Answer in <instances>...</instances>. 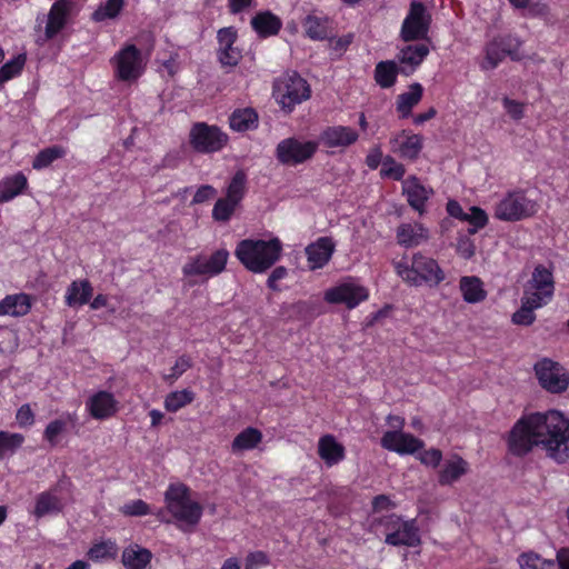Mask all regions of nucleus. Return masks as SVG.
I'll return each instance as SVG.
<instances>
[{
	"label": "nucleus",
	"mask_w": 569,
	"mask_h": 569,
	"mask_svg": "<svg viewBox=\"0 0 569 569\" xmlns=\"http://www.w3.org/2000/svg\"><path fill=\"white\" fill-rule=\"evenodd\" d=\"M92 297V287H71L67 301L69 306L84 305Z\"/></svg>",
	"instance_id": "nucleus-50"
},
{
	"label": "nucleus",
	"mask_w": 569,
	"mask_h": 569,
	"mask_svg": "<svg viewBox=\"0 0 569 569\" xmlns=\"http://www.w3.org/2000/svg\"><path fill=\"white\" fill-rule=\"evenodd\" d=\"M308 266L311 270L322 268L329 262L335 251V242L329 237H321L306 248Z\"/></svg>",
	"instance_id": "nucleus-18"
},
{
	"label": "nucleus",
	"mask_w": 569,
	"mask_h": 569,
	"mask_svg": "<svg viewBox=\"0 0 569 569\" xmlns=\"http://www.w3.org/2000/svg\"><path fill=\"white\" fill-rule=\"evenodd\" d=\"M536 319L533 309L522 302L521 308L512 315V322L520 326H529Z\"/></svg>",
	"instance_id": "nucleus-54"
},
{
	"label": "nucleus",
	"mask_w": 569,
	"mask_h": 569,
	"mask_svg": "<svg viewBox=\"0 0 569 569\" xmlns=\"http://www.w3.org/2000/svg\"><path fill=\"white\" fill-rule=\"evenodd\" d=\"M406 173V169L401 163H398L392 157L387 156L382 161V169L380 174L382 177L393 178L401 180Z\"/></svg>",
	"instance_id": "nucleus-49"
},
{
	"label": "nucleus",
	"mask_w": 569,
	"mask_h": 569,
	"mask_svg": "<svg viewBox=\"0 0 569 569\" xmlns=\"http://www.w3.org/2000/svg\"><path fill=\"white\" fill-rule=\"evenodd\" d=\"M422 149V138L419 134L408 136L405 141L399 143L398 148L395 149L400 157L409 160L418 158Z\"/></svg>",
	"instance_id": "nucleus-42"
},
{
	"label": "nucleus",
	"mask_w": 569,
	"mask_h": 569,
	"mask_svg": "<svg viewBox=\"0 0 569 569\" xmlns=\"http://www.w3.org/2000/svg\"><path fill=\"white\" fill-rule=\"evenodd\" d=\"M429 54L428 46L423 43L409 44L400 49L397 54V63L400 66V73L412 74Z\"/></svg>",
	"instance_id": "nucleus-17"
},
{
	"label": "nucleus",
	"mask_w": 569,
	"mask_h": 569,
	"mask_svg": "<svg viewBox=\"0 0 569 569\" xmlns=\"http://www.w3.org/2000/svg\"><path fill=\"white\" fill-rule=\"evenodd\" d=\"M194 399V393L189 389L170 392L164 399V408L169 412H177L181 408L191 403Z\"/></svg>",
	"instance_id": "nucleus-41"
},
{
	"label": "nucleus",
	"mask_w": 569,
	"mask_h": 569,
	"mask_svg": "<svg viewBox=\"0 0 569 569\" xmlns=\"http://www.w3.org/2000/svg\"><path fill=\"white\" fill-rule=\"evenodd\" d=\"M462 221L470 223L471 227L468 228V233L473 234L487 224L488 216L481 208L471 207L470 213H466Z\"/></svg>",
	"instance_id": "nucleus-47"
},
{
	"label": "nucleus",
	"mask_w": 569,
	"mask_h": 569,
	"mask_svg": "<svg viewBox=\"0 0 569 569\" xmlns=\"http://www.w3.org/2000/svg\"><path fill=\"white\" fill-rule=\"evenodd\" d=\"M398 73L400 66L396 60H383L376 64L373 78L380 88L388 89L396 83Z\"/></svg>",
	"instance_id": "nucleus-29"
},
{
	"label": "nucleus",
	"mask_w": 569,
	"mask_h": 569,
	"mask_svg": "<svg viewBox=\"0 0 569 569\" xmlns=\"http://www.w3.org/2000/svg\"><path fill=\"white\" fill-rule=\"evenodd\" d=\"M16 419L22 427L31 426L34 421L33 412L29 405H23L19 408Z\"/></svg>",
	"instance_id": "nucleus-62"
},
{
	"label": "nucleus",
	"mask_w": 569,
	"mask_h": 569,
	"mask_svg": "<svg viewBox=\"0 0 569 569\" xmlns=\"http://www.w3.org/2000/svg\"><path fill=\"white\" fill-rule=\"evenodd\" d=\"M302 26L306 34L312 40H325L331 33L330 21L326 17L308 14L305 18Z\"/></svg>",
	"instance_id": "nucleus-32"
},
{
	"label": "nucleus",
	"mask_w": 569,
	"mask_h": 569,
	"mask_svg": "<svg viewBox=\"0 0 569 569\" xmlns=\"http://www.w3.org/2000/svg\"><path fill=\"white\" fill-rule=\"evenodd\" d=\"M372 508L375 512H378L395 508V503L390 500L388 496L380 495L375 497L372 501Z\"/></svg>",
	"instance_id": "nucleus-63"
},
{
	"label": "nucleus",
	"mask_w": 569,
	"mask_h": 569,
	"mask_svg": "<svg viewBox=\"0 0 569 569\" xmlns=\"http://www.w3.org/2000/svg\"><path fill=\"white\" fill-rule=\"evenodd\" d=\"M124 7V0H107L100 4L92 13V20L101 22L107 19H114Z\"/></svg>",
	"instance_id": "nucleus-40"
},
{
	"label": "nucleus",
	"mask_w": 569,
	"mask_h": 569,
	"mask_svg": "<svg viewBox=\"0 0 569 569\" xmlns=\"http://www.w3.org/2000/svg\"><path fill=\"white\" fill-rule=\"evenodd\" d=\"M537 378L542 388L550 392H561L569 385V376L566 370L550 359H542L535 366Z\"/></svg>",
	"instance_id": "nucleus-11"
},
{
	"label": "nucleus",
	"mask_w": 569,
	"mask_h": 569,
	"mask_svg": "<svg viewBox=\"0 0 569 569\" xmlns=\"http://www.w3.org/2000/svg\"><path fill=\"white\" fill-rule=\"evenodd\" d=\"M537 207L523 192H510L497 204L495 216L505 221H518L533 216Z\"/></svg>",
	"instance_id": "nucleus-9"
},
{
	"label": "nucleus",
	"mask_w": 569,
	"mask_h": 569,
	"mask_svg": "<svg viewBox=\"0 0 569 569\" xmlns=\"http://www.w3.org/2000/svg\"><path fill=\"white\" fill-rule=\"evenodd\" d=\"M239 204V202H234L226 197L218 199L212 209L213 220L228 222Z\"/></svg>",
	"instance_id": "nucleus-43"
},
{
	"label": "nucleus",
	"mask_w": 569,
	"mask_h": 569,
	"mask_svg": "<svg viewBox=\"0 0 569 569\" xmlns=\"http://www.w3.org/2000/svg\"><path fill=\"white\" fill-rule=\"evenodd\" d=\"M229 252L226 249L214 251L210 257L197 256L183 266L187 276H213L220 273L227 263Z\"/></svg>",
	"instance_id": "nucleus-12"
},
{
	"label": "nucleus",
	"mask_w": 569,
	"mask_h": 569,
	"mask_svg": "<svg viewBox=\"0 0 569 569\" xmlns=\"http://www.w3.org/2000/svg\"><path fill=\"white\" fill-rule=\"evenodd\" d=\"M31 308V298L26 293L10 295L0 301V315L21 317Z\"/></svg>",
	"instance_id": "nucleus-27"
},
{
	"label": "nucleus",
	"mask_w": 569,
	"mask_h": 569,
	"mask_svg": "<svg viewBox=\"0 0 569 569\" xmlns=\"http://www.w3.org/2000/svg\"><path fill=\"white\" fill-rule=\"evenodd\" d=\"M503 107L506 108L509 116L515 120H520L523 117V106L509 98H503Z\"/></svg>",
	"instance_id": "nucleus-61"
},
{
	"label": "nucleus",
	"mask_w": 569,
	"mask_h": 569,
	"mask_svg": "<svg viewBox=\"0 0 569 569\" xmlns=\"http://www.w3.org/2000/svg\"><path fill=\"white\" fill-rule=\"evenodd\" d=\"M273 93L282 110L291 112L297 104L310 98L311 89L307 80L292 72L286 73L274 83Z\"/></svg>",
	"instance_id": "nucleus-5"
},
{
	"label": "nucleus",
	"mask_w": 569,
	"mask_h": 569,
	"mask_svg": "<svg viewBox=\"0 0 569 569\" xmlns=\"http://www.w3.org/2000/svg\"><path fill=\"white\" fill-rule=\"evenodd\" d=\"M230 128L243 132L257 128L258 113L252 108L236 109L229 117Z\"/></svg>",
	"instance_id": "nucleus-31"
},
{
	"label": "nucleus",
	"mask_w": 569,
	"mask_h": 569,
	"mask_svg": "<svg viewBox=\"0 0 569 569\" xmlns=\"http://www.w3.org/2000/svg\"><path fill=\"white\" fill-rule=\"evenodd\" d=\"M359 138L356 130L345 126L326 128L320 134V142L328 148H347Z\"/></svg>",
	"instance_id": "nucleus-19"
},
{
	"label": "nucleus",
	"mask_w": 569,
	"mask_h": 569,
	"mask_svg": "<svg viewBox=\"0 0 569 569\" xmlns=\"http://www.w3.org/2000/svg\"><path fill=\"white\" fill-rule=\"evenodd\" d=\"M191 359L187 356H181L180 358L177 359L174 366L171 368L170 373L163 376V379L172 383L189 368H191Z\"/></svg>",
	"instance_id": "nucleus-52"
},
{
	"label": "nucleus",
	"mask_w": 569,
	"mask_h": 569,
	"mask_svg": "<svg viewBox=\"0 0 569 569\" xmlns=\"http://www.w3.org/2000/svg\"><path fill=\"white\" fill-rule=\"evenodd\" d=\"M126 516H144L150 512L148 503L141 499L132 500L120 508Z\"/></svg>",
	"instance_id": "nucleus-53"
},
{
	"label": "nucleus",
	"mask_w": 569,
	"mask_h": 569,
	"mask_svg": "<svg viewBox=\"0 0 569 569\" xmlns=\"http://www.w3.org/2000/svg\"><path fill=\"white\" fill-rule=\"evenodd\" d=\"M402 191L407 196L408 203L420 213L423 211L430 193H432V191L422 186L415 176L408 177L403 181Z\"/></svg>",
	"instance_id": "nucleus-23"
},
{
	"label": "nucleus",
	"mask_w": 569,
	"mask_h": 569,
	"mask_svg": "<svg viewBox=\"0 0 569 569\" xmlns=\"http://www.w3.org/2000/svg\"><path fill=\"white\" fill-rule=\"evenodd\" d=\"M72 7L73 2L71 0H58L52 4L48 13V21L46 26L47 39H52L64 28Z\"/></svg>",
	"instance_id": "nucleus-21"
},
{
	"label": "nucleus",
	"mask_w": 569,
	"mask_h": 569,
	"mask_svg": "<svg viewBox=\"0 0 569 569\" xmlns=\"http://www.w3.org/2000/svg\"><path fill=\"white\" fill-rule=\"evenodd\" d=\"M539 445L558 462L569 458V421L562 413L556 410L531 413L510 431L508 446L516 456H523Z\"/></svg>",
	"instance_id": "nucleus-1"
},
{
	"label": "nucleus",
	"mask_w": 569,
	"mask_h": 569,
	"mask_svg": "<svg viewBox=\"0 0 569 569\" xmlns=\"http://www.w3.org/2000/svg\"><path fill=\"white\" fill-rule=\"evenodd\" d=\"M368 296L365 287H331L326 291L325 299L329 303L345 305L348 309H353L367 300Z\"/></svg>",
	"instance_id": "nucleus-16"
},
{
	"label": "nucleus",
	"mask_w": 569,
	"mask_h": 569,
	"mask_svg": "<svg viewBox=\"0 0 569 569\" xmlns=\"http://www.w3.org/2000/svg\"><path fill=\"white\" fill-rule=\"evenodd\" d=\"M281 251L282 244L278 238L268 241L244 239L237 244L234 254L247 270L262 273L279 260Z\"/></svg>",
	"instance_id": "nucleus-2"
},
{
	"label": "nucleus",
	"mask_w": 569,
	"mask_h": 569,
	"mask_svg": "<svg viewBox=\"0 0 569 569\" xmlns=\"http://www.w3.org/2000/svg\"><path fill=\"white\" fill-rule=\"evenodd\" d=\"M228 134L219 127L196 122L189 132V142L194 151L212 153L220 151L228 142Z\"/></svg>",
	"instance_id": "nucleus-8"
},
{
	"label": "nucleus",
	"mask_w": 569,
	"mask_h": 569,
	"mask_svg": "<svg viewBox=\"0 0 569 569\" xmlns=\"http://www.w3.org/2000/svg\"><path fill=\"white\" fill-rule=\"evenodd\" d=\"M117 77L122 81H132L142 73L141 52L134 44H128L116 56Z\"/></svg>",
	"instance_id": "nucleus-13"
},
{
	"label": "nucleus",
	"mask_w": 569,
	"mask_h": 569,
	"mask_svg": "<svg viewBox=\"0 0 569 569\" xmlns=\"http://www.w3.org/2000/svg\"><path fill=\"white\" fill-rule=\"evenodd\" d=\"M117 555V546L112 541H102L93 545L89 551L88 557L91 560H101L107 558H114Z\"/></svg>",
	"instance_id": "nucleus-46"
},
{
	"label": "nucleus",
	"mask_w": 569,
	"mask_h": 569,
	"mask_svg": "<svg viewBox=\"0 0 569 569\" xmlns=\"http://www.w3.org/2000/svg\"><path fill=\"white\" fill-rule=\"evenodd\" d=\"M395 268L405 281H417L420 279L438 284L445 280V273L438 262L420 253L413 256L411 266L407 262H397Z\"/></svg>",
	"instance_id": "nucleus-6"
},
{
	"label": "nucleus",
	"mask_w": 569,
	"mask_h": 569,
	"mask_svg": "<svg viewBox=\"0 0 569 569\" xmlns=\"http://www.w3.org/2000/svg\"><path fill=\"white\" fill-rule=\"evenodd\" d=\"M26 61H27L26 54H18L13 59L6 62L0 68V87L8 80L18 76L22 71V69L26 64Z\"/></svg>",
	"instance_id": "nucleus-45"
},
{
	"label": "nucleus",
	"mask_w": 569,
	"mask_h": 569,
	"mask_svg": "<svg viewBox=\"0 0 569 569\" xmlns=\"http://www.w3.org/2000/svg\"><path fill=\"white\" fill-rule=\"evenodd\" d=\"M237 39L238 33L233 27H226L218 30V60L222 66L236 67L239 63L241 51L234 47Z\"/></svg>",
	"instance_id": "nucleus-14"
},
{
	"label": "nucleus",
	"mask_w": 569,
	"mask_h": 569,
	"mask_svg": "<svg viewBox=\"0 0 569 569\" xmlns=\"http://www.w3.org/2000/svg\"><path fill=\"white\" fill-rule=\"evenodd\" d=\"M442 459V452L439 449H429L421 453L420 461L429 467L436 468Z\"/></svg>",
	"instance_id": "nucleus-58"
},
{
	"label": "nucleus",
	"mask_w": 569,
	"mask_h": 569,
	"mask_svg": "<svg viewBox=\"0 0 569 569\" xmlns=\"http://www.w3.org/2000/svg\"><path fill=\"white\" fill-rule=\"evenodd\" d=\"M262 440V433L256 429L248 427L242 430L232 441V451L240 452L256 448Z\"/></svg>",
	"instance_id": "nucleus-35"
},
{
	"label": "nucleus",
	"mask_w": 569,
	"mask_h": 569,
	"mask_svg": "<svg viewBox=\"0 0 569 569\" xmlns=\"http://www.w3.org/2000/svg\"><path fill=\"white\" fill-rule=\"evenodd\" d=\"M431 21V13L427 7L420 1H411L409 12L400 29L401 40L411 42L427 39Z\"/></svg>",
	"instance_id": "nucleus-7"
},
{
	"label": "nucleus",
	"mask_w": 569,
	"mask_h": 569,
	"mask_svg": "<svg viewBox=\"0 0 569 569\" xmlns=\"http://www.w3.org/2000/svg\"><path fill=\"white\" fill-rule=\"evenodd\" d=\"M164 502L168 512L180 522V528L196 527L202 516V506L191 499L190 489L183 483H172L164 492Z\"/></svg>",
	"instance_id": "nucleus-3"
},
{
	"label": "nucleus",
	"mask_w": 569,
	"mask_h": 569,
	"mask_svg": "<svg viewBox=\"0 0 569 569\" xmlns=\"http://www.w3.org/2000/svg\"><path fill=\"white\" fill-rule=\"evenodd\" d=\"M423 88L420 83L415 82L409 86V91L401 93L397 99V111L401 118L410 116L412 108L418 104L422 98Z\"/></svg>",
	"instance_id": "nucleus-33"
},
{
	"label": "nucleus",
	"mask_w": 569,
	"mask_h": 569,
	"mask_svg": "<svg viewBox=\"0 0 569 569\" xmlns=\"http://www.w3.org/2000/svg\"><path fill=\"white\" fill-rule=\"evenodd\" d=\"M317 149L318 143L315 141L287 138L277 144L276 158L283 166H297L311 159Z\"/></svg>",
	"instance_id": "nucleus-10"
},
{
	"label": "nucleus",
	"mask_w": 569,
	"mask_h": 569,
	"mask_svg": "<svg viewBox=\"0 0 569 569\" xmlns=\"http://www.w3.org/2000/svg\"><path fill=\"white\" fill-rule=\"evenodd\" d=\"M27 187V178L19 172L6 178L0 184V202H7L20 194Z\"/></svg>",
	"instance_id": "nucleus-34"
},
{
	"label": "nucleus",
	"mask_w": 569,
	"mask_h": 569,
	"mask_svg": "<svg viewBox=\"0 0 569 569\" xmlns=\"http://www.w3.org/2000/svg\"><path fill=\"white\" fill-rule=\"evenodd\" d=\"M375 522L383 528L387 545L417 547L421 542L419 527L415 519L403 520L397 515H388L375 519Z\"/></svg>",
	"instance_id": "nucleus-4"
},
{
	"label": "nucleus",
	"mask_w": 569,
	"mask_h": 569,
	"mask_svg": "<svg viewBox=\"0 0 569 569\" xmlns=\"http://www.w3.org/2000/svg\"><path fill=\"white\" fill-rule=\"evenodd\" d=\"M250 24L260 38L276 36L282 27L280 18L268 10L252 17Z\"/></svg>",
	"instance_id": "nucleus-26"
},
{
	"label": "nucleus",
	"mask_w": 569,
	"mask_h": 569,
	"mask_svg": "<svg viewBox=\"0 0 569 569\" xmlns=\"http://www.w3.org/2000/svg\"><path fill=\"white\" fill-rule=\"evenodd\" d=\"M61 509L62 502L57 495V488H52L37 496L33 513L37 518H42L50 513H58Z\"/></svg>",
	"instance_id": "nucleus-28"
},
{
	"label": "nucleus",
	"mask_w": 569,
	"mask_h": 569,
	"mask_svg": "<svg viewBox=\"0 0 569 569\" xmlns=\"http://www.w3.org/2000/svg\"><path fill=\"white\" fill-rule=\"evenodd\" d=\"M553 287H531L530 290L525 292L522 302L529 306L531 309H538L546 305L552 297Z\"/></svg>",
	"instance_id": "nucleus-37"
},
{
	"label": "nucleus",
	"mask_w": 569,
	"mask_h": 569,
	"mask_svg": "<svg viewBox=\"0 0 569 569\" xmlns=\"http://www.w3.org/2000/svg\"><path fill=\"white\" fill-rule=\"evenodd\" d=\"M87 409L94 419L102 420L116 415L118 401L112 393L99 391L88 399Z\"/></svg>",
	"instance_id": "nucleus-20"
},
{
	"label": "nucleus",
	"mask_w": 569,
	"mask_h": 569,
	"mask_svg": "<svg viewBox=\"0 0 569 569\" xmlns=\"http://www.w3.org/2000/svg\"><path fill=\"white\" fill-rule=\"evenodd\" d=\"M24 438L20 433L0 431V460L7 455H12L23 443Z\"/></svg>",
	"instance_id": "nucleus-44"
},
{
	"label": "nucleus",
	"mask_w": 569,
	"mask_h": 569,
	"mask_svg": "<svg viewBox=\"0 0 569 569\" xmlns=\"http://www.w3.org/2000/svg\"><path fill=\"white\" fill-rule=\"evenodd\" d=\"M382 161V152L378 147L372 148L366 157V164L372 170L377 169Z\"/></svg>",
	"instance_id": "nucleus-64"
},
{
	"label": "nucleus",
	"mask_w": 569,
	"mask_h": 569,
	"mask_svg": "<svg viewBox=\"0 0 569 569\" xmlns=\"http://www.w3.org/2000/svg\"><path fill=\"white\" fill-rule=\"evenodd\" d=\"M469 471V463L458 455L447 459L439 472L438 482L441 486H450Z\"/></svg>",
	"instance_id": "nucleus-25"
},
{
	"label": "nucleus",
	"mask_w": 569,
	"mask_h": 569,
	"mask_svg": "<svg viewBox=\"0 0 569 569\" xmlns=\"http://www.w3.org/2000/svg\"><path fill=\"white\" fill-rule=\"evenodd\" d=\"M268 563V557L262 551L251 552L246 558V569H257Z\"/></svg>",
	"instance_id": "nucleus-59"
},
{
	"label": "nucleus",
	"mask_w": 569,
	"mask_h": 569,
	"mask_svg": "<svg viewBox=\"0 0 569 569\" xmlns=\"http://www.w3.org/2000/svg\"><path fill=\"white\" fill-rule=\"evenodd\" d=\"M151 558V551L138 545L129 546L122 552V563L128 569H144Z\"/></svg>",
	"instance_id": "nucleus-30"
},
{
	"label": "nucleus",
	"mask_w": 569,
	"mask_h": 569,
	"mask_svg": "<svg viewBox=\"0 0 569 569\" xmlns=\"http://www.w3.org/2000/svg\"><path fill=\"white\" fill-rule=\"evenodd\" d=\"M476 250V246L473 241L468 236H461L459 237L457 241V252L463 258V259H470L473 257Z\"/></svg>",
	"instance_id": "nucleus-56"
},
{
	"label": "nucleus",
	"mask_w": 569,
	"mask_h": 569,
	"mask_svg": "<svg viewBox=\"0 0 569 569\" xmlns=\"http://www.w3.org/2000/svg\"><path fill=\"white\" fill-rule=\"evenodd\" d=\"M66 422L62 420H53L51 421L46 430H44V438L51 443H57L58 436L64 430Z\"/></svg>",
	"instance_id": "nucleus-57"
},
{
	"label": "nucleus",
	"mask_w": 569,
	"mask_h": 569,
	"mask_svg": "<svg viewBox=\"0 0 569 569\" xmlns=\"http://www.w3.org/2000/svg\"><path fill=\"white\" fill-rule=\"evenodd\" d=\"M511 49H503V41L492 40L486 47V59L482 63L483 69H495L506 56H511Z\"/></svg>",
	"instance_id": "nucleus-36"
},
{
	"label": "nucleus",
	"mask_w": 569,
	"mask_h": 569,
	"mask_svg": "<svg viewBox=\"0 0 569 569\" xmlns=\"http://www.w3.org/2000/svg\"><path fill=\"white\" fill-rule=\"evenodd\" d=\"M217 194V190L210 184L201 186L194 193L192 203H203L204 201L213 198Z\"/></svg>",
	"instance_id": "nucleus-60"
},
{
	"label": "nucleus",
	"mask_w": 569,
	"mask_h": 569,
	"mask_svg": "<svg viewBox=\"0 0 569 569\" xmlns=\"http://www.w3.org/2000/svg\"><path fill=\"white\" fill-rule=\"evenodd\" d=\"M397 242L405 248L417 247L429 239V231L421 223H401L397 228Z\"/></svg>",
	"instance_id": "nucleus-22"
},
{
	"label": "nucleus",
	"mask_w": 569,
	"mask_h": 569,
	"mask_svg": "<svg viewBox=\"0 0 569 569\" xmlns=\"http://www.w3.org/2000/svg\"><path fill=\"white\" fill-rule=\"evenodd\" d=\"M518 562L521 569H549L553 567V561L543 560L539 555L533 552L522 553Z\"/></svg>",
	"instance_id": "nucleus-48"
},
{
	"label": "nucleus",
	"mask_w": 569,
	"mask_h": 569,
	"mask_svg": "<svg viewBox=\"0 0 569 569\" xmlns=\"http://www.w3.org/2000/svg\"><path fill=\"white\" fill-rule=\"evenodd\" d=\"M318 455L328 467H332L345 459V447L332 435H325L318 441Z\"/></svg>",
	"instance_id": "nucleus-24"
},
{
	"label": "nucleus",
	"mask_w": 569,
	"mask_h": 569,
	"mask_svg": "<svg viewBox=\"0 0 569 569\" xmlns=\"http://www.w3.org/2000/svg\"><path fill=\"white\" fill-rule=\"evenodd\" d=\"M381 447L400 455L415 453L423 447V442L412 435L397 430L385 432L381 438Z\"/></svg>",
	"instance_id": "nucleus-15"
},
{
	"label": "nucleus",
	"mask_w": 569,
	"mask_h": 569,
	"mask_svg": "<svg viewBox=\"0 0 569 569\" xmlns=\"http://www.w3.org/2000/svg\"><path fill=\"white\" fill-rule=\"evenodd\" d=\"M463 299L469 303L482 301L487 297V292L482 287H459Z\"/></svg>",
	"instance_id": "nucleus-55"
},
{
	"label": "nucleus",
	"mask_w": 569,
	"mask_h": 569,
	"mask_svg": "<svg viewBox=\"0 0 569 569\" xmlns=\"http://www.w3.org/2000/svg\"><path fill=\"white\" fill-rule=\"evenodd\" d=\"M247 191V174L243 170H238L231 178L227 190L226 198L234 202H241Z\"/></svg>",
	"instance_id": "nucleus-38"
},
{
	"label": "nucleus",
	"mask_w": 569,
	"mask_h": 569,
	"mask_svg": "<svg viewBox=\"0 0 569 569\" xmlns=\"http://www.w3.org/2000/svg\"><path fill=\"white\" fill-rule=\"evenodd\" d=\"M66 154V150L61 146H51L39 151L32 161V168L40 170L49 167L57 159L62 158Z\"/></svg>",
	"instance_id": "nucleus-39"
},
{
	"label": "nucleus",
	"mask_w": 569,
	"mask_h": 569,
	"mask_svg": "<svg viewBox=\"0 0 569 569\" xmlns=\"http://www.w3.org/2000/svg\"><path fill=\"white\" fill-rule=\"evenodd\" d=\"M529 284H555L552 269L543 264H538L532 271Z\"/></svg>",
	"instance_id": "nucleus-51"
}]
</instances>
